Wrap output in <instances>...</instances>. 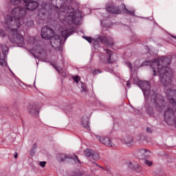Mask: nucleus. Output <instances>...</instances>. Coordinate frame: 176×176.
Instances as JSON below:
<instances>
[{"mask_svg": "<svg viewBox=\"0 0 176 176\" xmlns=\"http://www.w3.org/2000/svg\"><path fill=\"white\" fill-rule=\"evenodd\" d=\"M80 85L81 86L82 91H87L86 84L80 82Z\"/></svg>", "mask_w": 176, "mask_h": 176, "instance_id": "393cba45", "label": "nucleus"}, {"mask_svg": "<svg viewBox=\"0 0 176 176\" xmlns=\"http://www.w3.org/2000/svg\"><path fill=\"white\" fill-rule=\"evenodd\" d=\"M51 60H53V58H51Z\"/></svg>", "mask_w": 176, "mask_h": 176, "instance_id": "ea45409f", "label": "nucleus"}, {"mask_svg": "<svg viewBox=\"0 0 176 176\" xmlns=\"http://www.w3.org/2000/svg\"><path fill=\"white\" fill-rule=\"evenodd\" d=\"M35 148H36V144H33L32 148V150H31V151H30V155H31L32 156H33V155H34V151Z\"/></svg>", "mask_w": 176, "mask_h": 176, "instance_id": "473e14b6", "label": "nucleus"}, {"mask_svg": "<svg viewBox=\"0 0 176 176\" xmlns=\"http://www.w3.org/2000/svg\"><path fill=\"white\" fill-rule=\"evenodd\" d=\"M91 73L93 74V75H97V74H101V72L100 71V69H96L91 72Z\"/></svg>", "mask_w": 176, "mask_h": 176, "instance_id": "72a5a7b5", "label": "nucleus"}, {"mask_svg": "<svg viewBox=\"0 0 176 176\" xmlns=\"http://www.w3.org/2000/svg\"><path fill=\"white\" fill-rule=\"evenodd\" d=\"M138 155L141 157V159H146L151 156V151L145 148H140L137 151Z\"/></svg>", "mask_w": 176, "mask_h": 176, "instance_id": "dca6fc26", "label": "nucleus"}, {"mask_svg": "<svg viewBox=\"0 0 176 176\" xmlns=\"http://www.w3.org/2000/svg\"><path fill=\"white\" fill-rule=\"evenodd\" d=\"M104 52L100 54V60L101 63H108V64H112L116 61H118V55L112 53V51L108 49H104Z\"/></svg>", "mask_w": 176, "mask_h": 176, "instance_id": "6e6552de", "label": "nucleus"}, {"mask_svg": "<svg viewBox=\"0 0 176 176\" xmlns=\"http://www.w3.org/2000/svg\"><path fill=\"white\" fill-rule=\"evenodd\" d=\"M174 113H175L174 110L170 108H168L167 110L165 111L164 118L165 122L168 124H171V122H172L171 118H173V116H174Z\"/></svg>", "mask_w": 176, "mask_h": 176, "instance_id": "4468645a", "label": "nucleus"}, {"mask_svg": "<svg viewBox=\"0 0 176 176\" xmlns=\"http://www.w3.org/2000/svg\"><path fill=\"white\" fill-rule=\"evenodd\" d=\"M170 36H171L172 38H173L174 39L176 40V36H174V35H170Z\"/></svg>", "mask_w": 176, "mask_h": 176, "instance_id": "e433bc0d", "label": "nucleus"}, {"mask_svg": "<svg viewBox=\"0 0 176 176\" xmlns=\"http://www.w3.org/2000/svg\"><path fill=\"white\" fill-rule=\"evenodd\" d=\"M28 111L32 116H38V115H39V109H38L36 106L30 105L28 108Z\"/></svg>", "mask_w": 176, "mask_h": 176, "instance_id": "a211bd4d", "label": "nucleus"}, {"mask_svg": "<svg viewBox=\"0 0 176 176\" xmlns=\"http://www.w3.org/2000/svg\"><path fill=\"white\" fill-rule=\"evenodd\" d=\"M81 124L82 127L87 129V130H90V126H89V117L84 116L81 120Z\"/></svg>", "mask_w": 176, "mask_h": 176, "instance_id": "aec40b11", "label": "nucleus"}, {"mask_svg": "<svg viewBox=\"0 0 176 176\" xmlns=\"http://www.w3.org/2000/svg\"><path fill=\"white\" fill-rule=\"evenodd\" d=\"M23 6L27 9V10L32 12L38 8L39 3H38V1L34 0H23Z\"/></svg>", "mask_w": 176, "mask_h": 176, "instance_id": "9b49d317", "label": "nucleus"}, {"mask_svg": "<svg viewBox=\"0 0 176 176\" xmlns=\"http://www.w3.org/2000/svg\"><path fill=\"white\" fill-rule=\"evenodd\" d=\"M96 166H97L98 167H100V168H102V170H104V171H107V173H108V174H109V176H121L120 175H115V173H113V171H112L111 170V168L107 166L105 168L100 166V165L95 164Z\"/></svg>", "mask_w": 176, "mask_h": 176, "instance_id": "412c9836", "label": "nucleus"}, {"mask_svg": "<svg viewBox=\"0 0 176 176\" xmlns=\"http://www.w3.org/2000/svg\"><path fill=\"white\" fill-rule=\"evenodd\" d=\"M73 79L74 82H76V83H79V81L80 80V77H79V76H75L74 77H73Z\"/></svg>", "mask_w": 176, "mask_h": 176, "instance_id": "c85d7f7f", "label": "nucleus"}, {"mask_svg": "<svg viewBox=\"0 0 176 176\" xmlns=\"http://www.w3.org/2000/svg\"><path fill=\"white\" fill-rule=\"evenodd\" d=\"M41 38L43 39H50L51 46H52L55 50L63 52V48L61 47L63 45V38L60 36L56 35L54 30H53L50 26H44L42 28Z\"/></svg>", "mask_w": 176, "mask_h": 176, "instance_id": "20e7f679", "label": "nucleus"}, {"mask_svg": "<svg viewBox=\"0 0 176 176\" xmlns=\"http://www.w3.org/2000/svg\"><path fill=\"white\" fill-rule=\"evenodd\" d=\"M62 5L53 6L51 8L52 12H56L58 15V19L64 26L60 28L62 36L64 38H67L74 34L72 30V24L79 25L80 20H82V12L79 10L75 12L74 8L70 6L72 0H60Z\"/></svg>", "mask_w": 176, "mask_h": 176, "instance_id": "f03ea898", "label": "nucleus"}, {"mask_svg": "<svg viewBox=\"0 0 176 176\" xmlns=\"http://www.w3.org/2000/svg\"><path fill=\"white\" fill-rule=\"evenodd\" d=\"M106 10L112 14H120V13L123 12L126 14L134 16V13H135V10L134 9H131V11L129 10V9L126 8V5L124 3H122L120 7H116L113 3L109 4L106 7Z\"/></svg>", "mask_w": 176, "mask_h": 176, "instance_id": "423d86ee", "label": "nucleus"}, {"mask_svg": "<svg viewBox=\"0 0 176 176\" xmlns=\"http://www.w3.org/2000/svg\"><path fill=\"white\" fill-rule=\"evenodd\" d=\"M146 50H147L148 54H150L151 56H153V54H152L153 50L151 47L146 46Z\"/></svg>", "mask_w": 176, "mask_h": 176, "instance_id": "cd10ccee", "label": "nucleus"}, {"mask_svg": "<svg viewBox=\"0 0 176 176\" xmlns=\"http://www.w3.org/2000/svg\"><path fill=\"white\" fill-rule=\"evenodd\" d=\"M121 142L126 146H131L134 144V140H133V137L127 135L121 139Z\"/></svg>", "mask_w": 176, "mask_h": 176, "instance_id": "f3484780", "label": "nucleus"}, {"mask_svg": "<svg viewBox=\"0 0 176 176\" xmlns=\"http://www.w3.org/2000/svg\"><path fill=\"white\" fill-rule=\"evenodd\" d=\"M146 132H147V133H152V129H151V128H147V129H146Z\"/></svg>", "mask_w": 176, "mask_h": 176, "instance_id": "f704fd0d", "label": "nucleus"}, {"mask_svg": "<svg viewBox=\"0 0 176 176\" xmlns=\"http://www.w3.org/2000/svg\"><path fill=\"white\" fill-rule=\"evenodd\" d=\"M127 166L130 168H132V170H135L137 173H141L142 168L140 167V165L138 164H133V162H127Z\"/></svg>", "mask_w": 176, "mask_h": 176, "instance_id": "6ab92c4d", "label": "nucleus"}, {"mask_svg": "<svg viewBox=\"0 0 176 176\" xmlns=\"http://www.w3.org/2000/svg\"><path fill=\"white\" fill-rule=\"evenodd\" d=\"M38 165H39L41 167H42L43 168H44V167L46 166V162H45V161L40 162L38 163Z\"/></svg>", "mask_w": 176, "mask_h": 176, "instance_id": "2f4dec72", "label": "nucleus"}, {"mask_svg": "<svg viewBox=\"0 0 176 176\" xmlns=\"http://www.w3.org/2000/svg\"><path fill=\"white\" fill-rule=\"evenodd\" d=\"M8 68L10 69V71L11 72V73L12 74V75L14 76V80L16 81V82H21V81H20L19 80V78H17V77H16V76H14V74L13 73V72H12V69H10V67H9L8 66Z\"/></svg>", "mask_w": 176, "mask_h": 176, "instance_id": "c756f323", "label": "nucleus"}, {"mask_svg": "<svg viewBox=\"0 0 176 176\" xmlns=\"http://www.w3.org/2000/svg\"><path fill=\"white\" fill-rule=\"evenodd\" d=\"M95 137L103 145H105L106 146H113V144L109 138L100 136L98 135H95Z\"/></svg>", "mask_w": 176, "mask_h": 176, "instance_id": "ddd939ff", "label": "nucleus"}, {"mask_svg": "<svg viewBox=\"0 0 176 176\" xmlns=\"http://www.w3.org/2000/svg\"><path fill=\"white\" fill-rule=\"evenodd\" d=\"M1 50L3 52V57L1 56L0 53V65L1 67H8V63L6 62V57H8V54L9 53V48L6 45H1Z\"/></svg>", "mask_w": 176, "mask_h": 176, "instance_id": "9d476101", "label": "nucleus"}, {"mask_svg": "<svg viewBox=\"0 0 176 176\" xmlns=\"http://www.w3.org/2000/svg\"><path fill=\"white\" fill-rule=\"evenodd\" d=\"M18 157H19V155H18L17 153H16V154L14 155V159H17Z\"/></svg>", "mask_w": 176, "mask_h": 176, "instance_id": "c9c22d12", "label": "nucleus"}, {"mask_svg": "<svg viewBox=\"0 0 176 176\" xmlns=\"http://www.w3.org/2000/svg\"><path fill=\"white\" fill-rule=\"evenodd\" d=\"M85 41H87L89 43H93L94 46H96V45H98V43H104L106 45L108 46H113V41H111L109 42V40L105 35H100V36H96L95 38L91 37H87L86 36H82Z\"/></svg>", "mask_w": 176, "mask_h": 176, "instance_id": "0eeeda50", "label": "nucleus"}, {"mask_svg": "<svg viewBox=\"0 0 176 176\" xmlns=\"http://www.w3.org/2000/svg\"><path fill=\"white\" fill-rule=\"evenodd\" d=\"M170 63H171L170 58L162 56L154 60V61L145 60L141 65H138V61H135L133 66L130 62H126L125 63L131 72L130 80L126 81V86L129 88L131 87L130 82L133 80V83L138 85L139 87L141 88L144 96V108L148 115H153V108L151 107V104L148 102L149 98L153 100L154 107L158 112H162L164 109L166 101H164V97L156 93V90L151 88L149 82L140 80L138 78L135 77V72L141 67L151 65L154 76H160V80L163 86L166 87V86H170L171 85V78H173V70L168 67Z\"/></svg>", "mask_w": 176, "mask_h": 176, "instance_id": "f257e3e1", "label": "nucleus"}, {"mask_svg": "<svg viewBox=\"0 0 176 176\" xmlns=\"http://www.w3.org/2000/svg\"><path fill=\"white\" fill-rule=\"evenodd\" d=\"M25 14H27L25 8L16 7L12 10L11 15H6L5 17L4 28L13 36V38L10 37L8 38L11 43L18 45L19 47H25L24 37L19 33Z\"/></svg>", "mask_w": 176, "mask_h": 176, "instance_id": "7ed1b4c3", "label": "nucleus"}, {"mask_svg": "<svg viewBox=\"0 0 176 176\" xmlns=\"http://www.w3.org/2000/svg\"><path fill=\"white\" fill-rule=\"evenodd\" d=\"M84 155L86 157L93 159V160H98L100 159V154L98 153L89 148L84 151Z\"/></svg>", "mask_w": 176, "mask_h": 176, "instance_id": "f8f14e48", "label": "nucleus"}, {"mask_svg": "<svg viewBox=\"0 0 176 176\" xmlns=\"http://www.w3.org/2000/svg\"><path fill=\"white\" fill-rule=\"evenodd\" d=\"M30 24H34V21H30Z\"/></svg>", "mask_w": 176, "mask_h": 176, "instance_id": "58836bf2", "label": "nucleus"}, {"mask_svg": "<svg viewBox=\"0 0 176 176\" xmlns=\"http://www.w3.org/2000/svg\"><path fill=\"white\" fill-rule=\"evenodd\" d=\"M100 24L102 27H106V28H111V24L108 20L100 21Z\"/></svg>", "mask_w": 176, "mask_h": 176, "instance_id": "5701e85b", "label": "nucleus"}, {"mask_svg": "<svg viewBox=\"0 0 176 176\" xmlns=\"http://www.w3.org/2000/svg\"><path fill=\"white\" fill-rule=\"evenodd\" d=\"M28 46L31 50L32 53H36L38 54V58L40 61H43L44 63H49L50 60L47 56V53L43 47L39 45V41L35 39L34 37H29L28 40Z\"/></svg>", "mask_w": 176, "mask_h": 176, "instance_id": "39448f33", "label": "nucleus"}, {"mask_svg": "<svg viewBox=\"0 0 176 176\" xmlns=\"http://www.w3.org/2000/svg\"><path fill=\"white\" fill-rule=\"evenodd\" d=\"M6 36H8L6 35L5 30L0 29V38H2L3 39Z\"/></svg>", "mask_w": 176, "mask_h": 176, "instance_id": "b1692460", "label": "nucleus"}, {"mask_svg": "<svg viewBox=\"0 0 176 176\" xmlns=\"http://www.w3.org/2000/svg\"><path fill=\"white\" fill-rule=\"evenodd\" d=\"M54 68L56 69V71L58 72V74H61L63 72V69L61 67H57L54 66V65H52Z\"/></svg>", "mask_w": 176, "mask_h": 176, "instance_id": "7c9ffc66", "label": "nucleus"}, {"mask_svg": "<svg viewBox=\"0 0 176 176\" xmlns=\"http://www.w3.org/2000/svg\"><path fill=\"white\" fill-rule=\"evenodd\" d=\"M38 17L41 20L45 21L47 19V14H46L45 9H41L38 13Z\"/></svg>", "mask_w": 176, "mask_h": 176, "instance_id": "4be33fe9", "label": "nucleus"}, {"mask_svg": "<svg viewBox=\"0 0 176 176\" xmlns=\"http://www.w3.org/2000/svg\"><path fill=\"white\" fill-rule=\"evenodd\" d=\"M165 93L168 97L170 107H173V109H176V91L165 89Z\"/></svg>", "mask_w": 176, "mask_h": 176, "instance_id": "1a4fd4ad", "label": "nucleus"}, {"mask_svg": "<svg viewBox=\"0 0 176 176\" xmlns=\"http://www.w3.org/2000/svg\"><path fill=\"white\" fill-rule=\"evenodd\" d=\"M119 1L120 2H123V0H117Z\"/></svg>", "mask_w": 176, "mask_h": 176, "instance_id": "4c0bfd02", "label": "nucleus"}, {"mask_svg": "<svg viewBox=\"0 0 176 176\" xmlns=\"http://www.w3.org/2000/svg\"><path fill=\"white\" fill-rule=\"evenodd\" d=\"M11 3L13 5H19V3H21V0H10Z\"/></svg>", "mask_w": 176, "mask_h": 176, "instance_id": "a878e982", "label": "nucleus"}, {"mask_svg": "<svg viewBox=\"0 0 176 176\" xmlns=\"http://www.w3.org/2000/svg\"><path fill=\"white\" fill-rule=\"evenodd\" d=\"M67 159H70V160H73L75 164H79L80 165L81 162L80 160H79V158H78V156L75 155H65L64 154L60 155V162H65Z\"/></svg>", "mask_w": 176, "mask_h": 176, "instance_id": "2eb2a0df", "label": "nucleus"}, {"mask_svg": "<svg viewBox=\"0 0 176 176\" xmlns=\"http://www.w3.org/2000/svg\"><path fill=\"white\" fill-rule=\"evenodd\" d=\"M144 164H146L147 166L151 167V166H152V164H153V163L152 162V161H149L148 160H144Z\"/></svg>", "mask_w": 176, "mask_h": 176, "instance_id": "bb28decb", "label": "nucleus"}, {"mask_svg": "<svg viewBox=\"0 0 176 176\" xmlns=\"http://www.w3.org/2000/svg\"><path fill=\"white\" fill-rule=\"evenodd\" d=\"M38 64H39V63H37V65H38Z\"/></svg>", "mask_w": 176, "mask_h": 176, "instance_id": "a19ab883", "label": "nucleus"}]
</instances>
